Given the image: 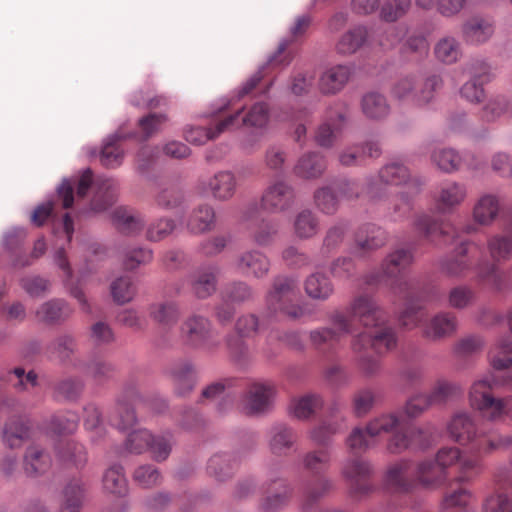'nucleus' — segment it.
I'll list each match as a JSON object with an SVG mask.
<instances>
[{"instance_id": "603ef678", "label": "nucleus", "mask_w": 512, "mask_h": 512, "mask_svg": "<svg viewBox=\"0 0 512 512\" xmlns=\"http://www.w3.org/2000/svg\"><path fill=\"white\" fill-rule=\"evenodd\" d=\"M462 69L470 76L471 80L485 84L491 82L495 77L491 64L481 56L471 57L464 63Z\"/></svg>"}, {"instance_id": "4c0bfd02", "label": "nucleus", "mask_w": 512, "mask_h": 512, "mask_svg": "<svg viewBox=\"0 0 512 512\" xmlns=\"http://www.w3.org/2000/svg\"><path fill=\"white\" fill-rule=\"evenodd\" d=\"M457 330V317L452 312H439L429 322L424 335L432 340L452 335Z\"/></svg>"}, {"instance_id": "6e6552de", "label": "nucleus", "mask_w": 512, "mask_h": 512, "mask_svg": "<svg viewBox=\"0 0 512 512\" xmlns=\"http://www.w3.org/2000/svg\"><path fill=\"white\" fill-rule=\"evenodd\" d=\"M280 471L281 464L278 461L271 462L267 467L264 487L272 492L260 499L258 508L261 512H279L289 504L293 496V486L280 475Z\"/></svg>"}, {"instance_id": "bf43d9fd", "label": "nucleus", "mask_w": 512, "mask_h": 512, "mask_svg": "<svg viewBox=\"0 0 512 512\" xmlns=\"http://www.w3.org/2000/svg\"><path fill=\"white\" fill-rule=\"evenodd\" d=\"M477 299L476 291L469 285H457L448 293V305L457 310H463L472 306Z\"/></svg>"}, {"instance_id": "4d7b16f0", "label": "nucleus", "mask_w": 512, "mask_h": 512, "mask_svg": "<svg viewBox=\"0 0 512 512\" xmlns=\"http://www.w3.org/2000/svg\"><path fill=\"white\" fill-rule=\"evenodd\" d=\"M401 426V418L394 412L382 413L367 423V433L376 437L382 433H392Z\"/></svg>"}, {"instance_id": "052dcab7", "label": "nucleus", "mask_w": 512, "mask_h": 512, "mask_svg": "<svg viewBox=\"0 0 512 512\" xmlns=\"http://www.w3.org/2000/svg\"><path fill=\"white\" fill-rule=\"evenodd\" d=\"M487 248L494 261H506L512 257V238L496 234L487 241Z\"/></svg>"}, {"instance_id": "a878e982", "label": "nucleus", "mask_w": 512, "mask_h": 512, "mask_svg": "<svg viewBox=\"0 0 512 512\" xmlns=\"http://www.w3.org/2000/svg\"><path fill=\"white\" fill-rule=\"evenodd\" d=\"M237 456L231 452H217L207 461V474L219 483L231 480L240 466Z\"/></svg>"}, {"instance_id": "f3484780", "label": "nucleus", "mask_w": 512, "mask_h": 512, "mask_svg": "<svg viewBox=\"0 0 512 512\" xmlns=\"http://www.w3.org/2000/svg\"><path fill=\"white\" fill-rule=\"evenodd\" d=\"M387 240V232L382 227L373 223L363 224L355 234L350 253L357 258H365L369 252L384 246Z\"/></svg>"}, {"instance_id": "dca6fc26", "label": "nucleus", "mask_w": 512, "mask_h": 512, "mask_svg": "<svg viewBox=\"0 0 512 512\" xmlns=\"http://www.w3.org/2000/svg\"><path fill=\"white\" fill-rule=\"evenodd\" d=\"M244 219L252 221V240L259 247L272 246L280 232V222L275 219H258V210L256 205L249 206L244 212Z\"/></svg>"}, {"instance_id": "473e14b6", "label": "nucleus", "mask_w": 512, "mask_h": 512, "mask_svg": "<svg viewBox=\"0 0 512 512\" xmlns=\"http://www.w3.org/2000/svg\"><path fill=\"white\" fill-rule=\"evenodd\" d=\"M494 33L492 20L481 16L469 18L462 27L463 38L466 43L480 45L487 42Z\"/></svg>"}, {"instance_id": "0eeeda50", "label": "nucleus", "mask_w": 512, "mask_h": 512, "mask_svg": "<svg viewBox=\"0 0 512 512\" xmlns=\"http://www.w3.org/2000/svg\"><path fill=\"white\" fill-rule=\"evenodd\" d=\"M179 338L185 347L207 353L216 351L221 343L214 336L212 321L208 317L197 313L189 315L181 323Z\"/></svg>"}, {"instance_id": "338daca9", "label": "nucleus", "mask_w": 512, "mask_h": 512, "mask_svg": "<svg viewBox=\"0 0 512 512\" xmlns=\"http://www.w3.org/2000/svg\"><path fill=\"white\" fill-rule=\"evenodd\" d=\"M237 438V448L231 453L237 456L238 461L241 463L257 450L258 437L255 432L248 429H242L238 432Z\"/></svg>"}, {"instance_id": "412c9836", "label": "nucleus", "mask_w": 512, "mask_h": 512, "mask_svg": "<svg viewBox=\"0 0 512 512\" xmlns=\"http://www.w3.org/2000/svg\"><path fill=\"white\" fill-rule=\"evenodd\" d=\"M151 320L163 331H171L182 316L181 305L174 299H162L149 306Z\"/></svg>"}, {"instance_id": "5fc2aeb1", "label": "nucleus", "mask_w": 512, "mask_h": 512, "mask_svg": "<svg viewBox=\"0 0 512 512\" xmlns=\"http://www.w3.org/2000/svg\"><path fill=\"white\" fill-rule=\"evenodd\" d=\"M51 466V459L44 451L30 447L24 457V470L30 476L45 473Z\"/></svg>"}, {"instance_id": "a18cd8bd", "label": "nucleus", "mask_w": 512, "mask_h": 512, "mask_svg": "<svg viewBox=\"0 0 512 512\" xmlns=\"http://www.w3.org/2000/svg\"><path fill=\"white\" fill-rule=\"evenodd\" d=\"M441 512H474L471 493L463 487L452 489L444 497Z\"/></svg>"}, {"instance_id": "f03ea898", "label": "nucleus", "mask_w": 512, "mask_h": 512, "mask_svg": "<svg viewBox=\"0 0 512 512\" xmlns=\"http://www.w3.org/2000/svg\"><path fill=\"white\" fill-rule=\"evenodd\" d=\"M413 249L414 246L396 249L384 259L379 270L365 276L367 285L389 286L393 294L405 301L399 321L406 328L415 327L421 322L422 302L429 290L419 279L405 274V269L413 261Z\"/></svg>"}, {"instance_id": "b1692460", "label": "nucleus", "mask_w": 512, "mask_h": 512, "mask_svg": "<svg viewBox=\"0 0 512 512\" xmlns=\"http://www.w3.org/2000/svg\"><path fill=\"white\" fill-rule=\"evenodd\" d=\"M298 439L297 431L284 422L273 424L268 431V447L275 456H286Z\"/></svg>"}, {"instance_id": "9d476101", "label": "nucleus", "mask_w": 512, "mask_h": 512, "mask_svg": "<svg viewBox=\"0 0 512 512\" xmlns=\"http://www.w3.org/2000/svg\"><path fill=\"white\" fill-rule=\"evenodd\" d=\"M392 433L387 450L391 454H399L410 447L420 450L428 449L433 444L437 431L431 425L425 428H412L409 431L401 425Z\"/></svg>"}, {"instance_id": "5701e85b", "label": "nucleus", "mask_w": 512, "mask_h": 512, "mask_svg": "<svg viewBox=\"0 0 512 512\" xmlns=\"http://www.w3.org/2000/svg\"><path fill=\"white\" fill-rule=\"evenodd\" d=\"M467 190L464 184L446 181L434 196L435 210L439 214H451L465 199Z\"/></svg>"}, {"instance_id": "680f3d73", "label": "nucleus", "mask_w": 512, "mask_h": 512, "mask_svg": "<svg viewBox=\"0 0 512 512\" xmlns=\"http://www.w3.org/2000/svg\"><path fill=\"white\" fill-rule=\"evenodd\" d=\"M462 394V388L453 382L438 381L430 394H427L431 405L444 404Z\"/></svg>"}, {"instance_id": "58836bf2", "label": "nucleus", "mask_w": 512, "mask_h": 512, "mask_svg": "<svg viewBox=\"0 0 512 512\" xmlns=\"http://www.w3.org/2000/svg\"><path fill=\"white\" fill-rule=\"evenodd\" d=\"M104 490L116 497H123L128 492V480L125 468L121 465L110 466L103 475Z\"/></svg>"}, {"instance_id": "aec40b11", "label": "nucleus", "mask_w": 512, "mask_h": 512, "mask_svg": "<svg viewBox=\"0 0 512 512\" xmlns=\"http://www.w3.org/2000/svg\"><path fill=\"white\" fill-rule=\"evenodd\" d=\"M219 268L216 265L201 266L188 276V283L197 299H207L212 296L218 283Z\"/></svg>"}, {"instance_id": "de8ad7c7", "label": "nucleus", "mask_w": 512, "mask_h": 512, "mask_svg": "<svg viewBox=\"0 0 512 512\" xmlns=\"http://www.w3.org/2000/svg\"><path fill=\"white\" fill-rule=\"evenodd\" d=\"M350 228V222L345 219L337 221L329 227L324 235L320 253L322 256H328L336 251L344 241V238Z\"/></svg>"}, {"instance_id": "774afa93", "label": "nucleus", "mask_w": 512, "mask_h": 512, "mask_svg": "<svg viewBox=\"0 0 512 512\" xmlns=\"http://www.w3.org/2000/svg\"><path fill=\"white\" fill-rule=\"evenodd\" d=\"M417 77L406 75L399 78L392 86L391 94L397 100L413 99L417 103Z\"/></svg>"}, {"instance_id": "c756f323", "label": "nucleus", "mask_w": 512, "mask_h": 512, "mask_svg": "<svg viewBox=\"0 0 512 512\" xmlns=\"http://www.w3.org/2000/svg\"><path fill=\"white\" fill-rule=\"evenodd\" d=\"M468 242L462 241L455 250L441 258L440 270L449 277L462 278L471 270L467 259Z\"/></svg>"}, {"instance_id": "72a5a7b5", "label": "nucleus", "mask_w": 512, "mask_h": 512, "mask_svg": "<svg viewBox=\"0 0 512 512\" xmlns=\"http://www.w3.org/2000/svg\"><path fill=\"white\" fill-rule=\"evenodd\" d=\"M215 226V209L213 206L206 203L194 207L186 221L188 231L195 235L210 232L215 228Z\"/></svg>"}, {"instance_id": "20e7f679", "label": "nucleus", "mask_w": 512, "mask_h": 512, "mask_svg": "<svg viewBox=\"0 0 512 512\" xmlns=\"http://www.w3.org/2000/svg\"><path fill=\"white\" fill-rule=\"evenodd\" d=\"M458 464L462 475L458 481H469L482 470V464L478 457L463 458L458 448L443 447L435 459H427L416 467V477L424 488L433 489L443 486L448 479V468Z\"/></svg>"}, {"instance_id": "8fccbe9b", "label": "nucleus", "mask_w": 512, "mask_h": 512, "mask_svg": "<svg viewBox=\"0 0 512 512\" xmlns=\"http://www.w3.org/2000/svg\"><path fill=\"white\" fill-rule=\"evenodd\" d=\"M331 454L329 449H315L302 456L303 468L313 477L324 475L330 465Z\"/></svg>"}, {"instance_id": "cd10ccee", "label": "nucleus", "mask_w": 512, "mask_h": 512, "mask_svg": "<svg viewBox=\"0 0 512 512\" xmlns=\"http://www.w3.org/2000/svg\"><path fill=\"white\" fill-rule=\"evenodd\" d=\"M360 108L364 117L370 121L382 122L391 113V105L387 97L379 91H368L360 100Z\"/></svg>"}, {"instance_id": "9b49d317", "label": "nucleus", "mask_w": 512, "mask_h": 512, "mask_svg": "<svg viewBox=\"0 0 512 512\" xmlns=\"http://www.w3.org/2000/svg\"><path fill=\"white\" fill-rule=\"evenodd\" d=\"M371 465L360 457L349 458L342 467V474L349 482L350 494L361 499L375 490L370 481Z\"/></svg>"}, {"instance_id": "79ce46f5", "label": "nucleus", "mask_w": 512, "mask_h": 512, "mask_svg": "<svg viewBox=\"0 0 512 512\" xmlns=\"http://www.w3.org/2000/svg\"><path fill=\"white\" fill-rule=\"evenodd\" d=\"M305 292L312 299L326 301L333 294L334 286L328 276L315 272L307 277Z\"/></svg>"}, {"instance_id": "39448f33", "label": "nucleus", "mask_w": 512, "mask_h": 512, "mask_svg": "<svg viewBox=\"0 0 512 512\" xmlns=\"http://www.w3.org/2000/svg\"><path fill=\"white\" fill-rule=\"evenodd\" d=\"M299 281L294 275L280 274L273 278L265 297L266 317L276 320L285 317L298 320L311 316L314 309L309 303H298Z\"/></svg>"}, {"instance_id": "a19ab883", "label": "nucleus", "mask_w": 512, "mask_h": 512, "mask_svg": "<svg viewBox=\"0 0 512 512\" xmlns=\"http://www.w3.org/2000/svg\"><path fill=\"white\" fill-rule=\"evenodd\" d=\"M56 453L60 461L76 468H82L87 461L84 446L73 440H61L56 447Z\"/></svg>"}, {"instance_id": "4be33fe9", "label": "nucleus", "mask_w": 512, "mask_h": 512, "mask_svg": "<svg viewBox=\"0 0 512 512\" xmlns=\"http://www.w3.org/2000/svg\"><path fill=\"white\" fill-rule=\"evenodd\" d=\"M242 107L238 108L235 113L227 116L225 119L218 121L213 129H205L203 127H188L184 129L183 135L187 142L194 145L205 144L208 140L218 137L222 132L233 127L239 126V116Z\"/></svg>"}, {"instance_id": "bb28decb", "label": "nucleus", "mask_w": 512, "mask_h": 512, "mask_svg": "<svg viewBox=\"0 0 512 512\" xmlns=\"http://www.w3.org/2000/svg\"><path fill=\"white\" fill-rule=\"evenodd\" d=\"M271 267L268 256L258 250L250 249L241 253L237 260V268L246 276H252L256 279L265 278Z\"/></svg>"}, {"instance_id": "7ed1b4c3", "label": "nucleus", "mask_w": 512, "mask_h": 512, "mask_svg": "<svg viewBox=\"0 0 512 512\" xmlns=\"http://www.w3.org/2000/svg\"><path fill=\"white\" fill-rule=\"evenodd\" d=\"M493 374L473 383L469 392L471 406L490 420H497L512 410V397L491 394L496 386L512 385V339L503 337L491 354Z\"/></svg>"}, {"instance_id": "6ab92c4d", "label": "nucleus", "mask_w": 512, "mask_h": 512, "mask_svg": "<svg viewBox=\"0 0 512 512\" xmlns=\"http://www.w3.org/2000/svg\"><path fill=\"white\" fill-rule=\"evenodd\" d=\"M473 158L474 155L470 151H458L451 147L435 148L430 156L432 164L446 174L460 170L463 165L471 168Z\"/></svg>"}, {"instance_id": "f704fd0d", "label": "nucleus", "mask_w": 512, "mask_h": 512, "mask_svg": "<svg viewBox=\"0 0 512 512\" xmlns=\"http://www.w3.org/2000/svg\"><path fill=\"white\" fill-rule=\"evenodd\" d=\"M499 211L500 200L498 196L492 193H484L478 198L473 207V220L481 226H489L497 219Z\"/></svg>"}, {"instance_id": "e2e57ef3", "label": "nucleus", "mask_w": 512, "mask_h": 512, "mask_svg": "<svg viewBox=\"0 0 512 512\" xmlns=\"http://www.w3.org/2000/svg\"><path fill=\"white\" fill-rule=\"evenodd\" d=\"M322 404L323 401L319 396L309 394L295 399L290 406V411L298 419H307L313 415Z\"/></svg>"}, {"instance_id": "864d4df0", "label": "nucleus", "mask_w": 512, "mask_h": 512, "mask_svg": "<svg viewBox=\"0 0 512 512\" xmlns=\"http://www.w3.org/2000/svg\"><path fill=\"white\" fill-rule=\"evenodd\" d=\"M293 227L298 238L310 239L318 232L319 219L310 209H304L296 215Z\"/></svg>"}, {"instance_id": "a211bd4d", "label": "nucleus", "mask_w": 512, "mask_h": 512, "mask_svg": "<svg viewBox=\"0 0 512 512\" xmlns=\"http://www.w3.org/2000/svg\"><path fill=\"white\" fill-rule=\"evenodd\" d=\"M385 485L400 494L411 493L415 486L416 469L413 470V463L410 460L402 459L391 464L385 474Z\"/></svg>"}, {"instance_id": "f257e3e1", "label": "nucleus", "mask_w": 512, "mask_h": 512, "mask_svg": "<svg viewBox=\"0 0 512 512\" xmlns=\"http://www.w3.org/2000/svg\"><path fill=\"white\" fill-rule=\"evenodd\" d=\"M331 326L310 331L312 346L322 355H333L343 336L353 335L351 349L359 369L366 376H373L380 370L379 360L370 350L381 355L397 345L395 329L388 324L385 311L373 297H355L346 312L336 311L330 316Z\"/></svg>"}, {"instance_id": "1a4fd4ad", "label": "nucleus", "mask_w": 512, "mask_h": 512, "mask_svg": "<svg viewBox=\"0 0 512 512\" xmlns=\"http://www.w3.org/2000/svg\"><path fill=\"white\" fill-rule=\"evenodd\" d=\"M276 394L277 388L272 381H251L242 396L245 413L249 416H260L268 413L273 406Z\"/></svg>"}, {"instance_id": "37998d69", "label": "nucleus", "mask_w": 512, "mask_h": 512, "mask_svg": "<svg viewBox=\"0 0 512 512\" xmlns=\"http://www.w3.org/2000/svg\"><path fill=\"white\" fill-rule=\"evenodd\" d=\"M368 39V31L364 26H356L342 35L336 45L341 55H351L362 48Z\"/></svg>"}, {"instance_id": "393cba45", "label": "nucleus", "mask_w": 512, "mask_h": 512, "mask_svg": "<svg viewBox=\"0 0 512 512\" xmlns=\"http://www.w3.org/2000/svg\"><path fill=\"white\" fill-rule=\"evenodd\" d=\"M334 489V482L325 475H319L303 483L302 512H313L319 508L318 503Z\"/></svg>"}, {"instance_id": "c85d7f7f", "label": "nucleus", "mask_w": 512, "mask_h": 512, "mask_svg": "<svg viewBox=\"0 0 512 512\" xmlns=\"http://www.w3.org/2000/svg\"><path fill=\"white\" fill-rule=\"evenodd\" d=\"M354 73V67L339 64L327 69L320 77L319 88L323 94L333 95L340 92Z\"/></svg>"}, {"instance_id": "2f4dec72", "label": "nucleus", "mask_w": 512, "mask_h": 512, "mask_svg": "<svg viewBox=\"0 0 512 512\" xmlns=\"http://www.w3.org/2000/svg\"><path fill=\"white\" fill-rule=\"evenodd\" d=\"M327 168L326 157L320 152H307L296 162L293 172L296 177L304 180L320 178Z\"/></svg>"}, {"instance_id": "3c124183", "label": "nucleus", "mask_w": 512, "mask_h": 512, "mask_svg": "<svg viewBox=\"0 0 512 512\" xmlns=\"http://www.w3.org/2000/svg\"><path fill=\"white\" fill-rule=\"evenodd\" d=\"M434 54L441 63L446 65L454 64L461 57L460 42L452 36H445L435 44Z\"/></svg>"}, {"instance_id": "0e129e2a", "label": "nucleus", "mask_w": 512, "mask_h": 512, "mask_svg": "<svg viewBox=\"0 0 512 512\" xmlns=\"http://www.w3.org/2000/svg\"><path fill=\"white\" fill-rule=\"evenodd\" d=\"M509 107V99L505 95L490 98L480 111V119L487 123L498 120Z\"/></svg>"}, {"instance_id": "09e8293b", "label": "nucleus", "mask_w": 512, "mask_h": 512, "mask_svg": "<svg viewBox=\"0 0 512 512\" xmlns=\"http://www.w3.org/2000/svg\"><path fill=\"white\" fill-rule=\"evenodd\" d=\"M225 345L230 359L240 368H246L250 363L249 346L239 335L226 334Z\"/></svg>"}, {"instance_id": "2eb2a0df", "label": "nucleus", "mask_w": 512, "mask_h": 512, "mask_svg": "<svg viewBox=\"0 0 512 512\" xmlns=\"http://www.w3.org/2000/svg\"><path fill=\"white\" fill-rule=\"evenodd\" d=\"M414 226L424 239L435 245L452 244L458 237V230L453 225L439 223L436 219L426 214L418 216Z\"/></svg>"}, {"instance_id": "4468645a", "label": "nucleus", "mask_w": 512, "mask_h": 512, "mask_svg": "<svg viewBox=\"0 0 512 512\" xmlns=\"http://www.w3.org/2000/svg\"><path fill=\"white\" fill-rule=\"evenodd\" d=\"M173 391L178 397H187L194 390L198 382L196 365L190 359H178L166 368Z\"/></svg>"}, {"instance_id": "7c9ffc66", "label": "nucleus", "mask_w": 512, "mask_h": 512, "mask_svg": "<svg viewBox=\"0 0 512 512\" xmlns=\"http://www.w3.org/2000/svg\"><path fill=\"white\" fill-rule=\"evenodd\" d=\"M378 172L381 181L388 186L412 185L419 189L424 183L420 178H412L408 167L398 161L386 163Z\"/></svg>"}, {"instance_id": "13d9d810", "label": "nucleus", "mask_w": 512, "mask_h": 512, "mask_svg": "<svg viewBox=\"0 0 512 512\" xmlns=\"http://www.w3.org/2000/svg\"><path fill=\"white\" fill-rule=\"evenodd\" d=\"M184 200V192L176 184L161 188L155 196L157 206L164 210L179 208L183 205Z\"/></svg>"}, {"instance_id": "c9c22d12", "label": "nucleus", "mask_w": 512, "mask_h": 512, "mask_svg": "<svg viewBox=\"0 0 512 512\" xmlns=\"http://www.w3.org/2000/svg\"><path fill=\"white\" fill-rule=\"evenodd\" d=\"M206 187L217 201H228L236 191V178L230 171H220L211 177Z\"/></svg>"}, {"instance_id": "f8f14e48", "label": "nucleus", "mask_w": 512, "mask_h": 512, "mask_svg": "<svg viewBox=\"0 0 512 512\" xmlns=\"http://www.w3.org/2000/svg\"><path fill=\"white\" fill-rule=\"evenodd\" d=\"M295 188L283 179L270 183L261 197V207L268 213L280 214L289 211L295 204Z\"/></svg>"}, {"instance_id": "e433bc0d", "label": "nucleus", "mask_w": 512, "mask_h": 512, "mask_svg": "<svg viewBox=\"0 0 512 512\" xmlns=\"http://www.w3.org/2000/svg\"><path fill=\"white\" fill-rule=\"evenodd\" d=\"M220 299L241 306L253 302L256 299V291L247 282L236 280L223 286L220 291Z\"/></svg>"}, {"instance_id": "ea45409f", "label": "nucleus", "mask_w": 512, "mask_h": 512, "mask_svg": "<svg viewBox=\"0 0 512 512\" xmlns=\"http://www.w3.org/2000/svg\"><path fill=\"white\" fill-rule=\"evenodd\" d=\"M133 410H152L155 413H164L168 409V403L165 399L144 395L132 382L130 381V408Z\"/></svg>"}, {"instance_id": "c03bdc74", "label": "nucleus", "mask_w": 512, "mask_h": 512, "mask_svg": "<svg viewBox=\"0 0 512 512\" xmlns=\"http://www.w3.org/2000/svg\"><path fill=\"white\" fill-rule=\"evenodd\" d=\"M124 136L121 134L112 135L104 143L99 158L103 166L107 168H114L119 166L124 159V150L122 142Z\"/></svg>"}, {"instance_id": "423d86ee", "label": "nucleus", "mask_w": 512, "mask_h": 512, "mask_svg": "<svg viewBox=\"0 0 512 512\" xmlns=\"http://www.w3.org/2000/svg\"><path fill=\"white\" fill-rule=\"evenodd\" d=\"M452 439L461 445L469 446L476 453H487L500 448L512 447V436H487L478 433L472 417L465 412L457 413L448 424Z\"/></svg>"}, {"instance_id": "ddd939ff", "label": "nucleus", "mask_w": 512, "mask_h": 512, "mask_svg": "<svg viewBox=\"0 0 512 512\" xmlns=\"http://www.w3.org/2000/svg\"><path fill=\"white\" fill-rule=\"evenodd\" d=\"M475 279L480 286H487L493 291L504 292L512 289V266L504 273L489 260L479 261L475 268ZM508 325L512 333V310L508 314Z\"/></svg>"}, {"instance_id": "6e6d98bb", "label": "nucleus", "mask_w": 512, "mask_h": 512, "mask_svg": "<svg viewBox=\"0 0 512 512\" xmlns=\"http://www.w3.org/2000/svg\"><path fill=\"white\" fill-rule=\"evenodd\" d=\"M316 207L326 215H333L339 207V195L333 185L323 186L314 192Z\"/></svg>"}, {"instance_id": "49530a36", "label": "nucleus", "mask_w": 512, "mask_h": 512, "mask_svg": "<svg viewBox=\"0 0 512 512\" xmlns=\"http://www.w3.org/2000/svg\"><path fill=\"white\" fill-rule=\"evenodd\" d=\"M72 313L64 300L53 299L42 304L36 311L37 318L46 323H56L66 320Z\"/></svg>"}, {"instance_id": "69168bd1", "label": "nucleus", "mask_w": 512, "mask_h": 512, "mask_svg": "<svg viewBox=\"0 0 512 512\" xmlns=\"http://www.w3.org/2000/svg\"><path fill=\"white\" fill-rule=\"evenodd\" d=\"M48 349L52 355L66 362L77 351V342L73 335L62 334L54 339Z\"/></svg>"}]
</instances>
